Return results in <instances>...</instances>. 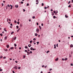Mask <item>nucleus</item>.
<instances>
[{
  "label": "nucleus",
  "instance_id": "nucleus-48",
  "mask_svg": "<svg viewBox=\"0 0 73 73\" xmlns=\"http://www.w3.org/2000/svg\"><path fill=\"white\" fill-rule=\"evenodd\" d=\"M28 51H27V50H25V52H27Z\"/></svg>",
  "mask_w": 73,
  "mask_h": 73
},
{
  "label": "nucleus",
  "instance_id": "nucleus-13",
  "mask_svg": "<svg viewBox=\"0 0 73 73\" xmlns=\"http://www.w3.org/2000/svg\"><path fill=\"white\" fill-rule=\"evenodd\" d=\"M68 8H71V5H69V6H68Z\"/></svg>",
  "mask_w": 73,
  "mask_h": 73
},
{
  "label": "nucleus",
  "instance_id": "nucleus-21",
  "mask_svg": "<svg viewBox=\"0 0 73 73\" xmlns=\"http://www.w3.org/2000/svg\"><path fill=\"white\" fill-rule=\"evenodd\" d=\"M53 19H56V16H53Z\"/></svg>",
  "mask_w": 73,
  "mask_h": 73
},
{
  "label": "nucleus",
  "instance_id": "nucleus-15",
  "mask_svg": "<svg viewBox=\"0 0 73 73\" xmlns=\"http://www.w3.org/2000/svg\"><path fill=\"white\" fill-rule=\"evenodd\" d=\"M29 47H31V44H29L28 45Z\"/></svg>",
  "mask_w": 73,
  "mask_h": 73
},
{
  "label": "nucleus",
  "instance_id": "nucleus-30",
  "mask_svg": "<svg viewBox=\"0 0 73 73\" xmlns=\"http://www.w3.org/2000/svg\"><path fill=\"white\" fill-rule=\"evenodd\" d=\"M16 27H17V29H18V28H19V27L18 26H17Z\"/></svg>",
  "mask_w": 73,
  "mask_h": 73
},
{
  "label": "nucleus",
  "instance_id": "nucleus-55",
  "mask_svg": "<svg viewBox=\"0 0 73 73\" xmlns=\"http://www.w3.org/2000/svg\"><path fill=\"white\" fill-rule=\"evenodd\" d=\"M23 2H22V1H21V2L22 4H23Z\"/></svg>",
  "mask_w": 73,
  "mask_h": 73
},
{
  "label": "nucleus",
  "instance_id": "nucleus-22",
  "mask_svg": "<svg viewBox=\"0 0 73 73\" xmlns=\"http://www.w3.org/2000/svg\"><path fill=\"white\" fill-rule=\"evenodd\" d=\"M7 49H6V50L5 49H4V51H5V52H7Z\"/></svg>",
  "mask_w": 73,
  "mask_h": 73
},
{
  "label": "nucleus",
  "instance_id": "nucleus-47",
  "mask_svg": "<svg viewBox=\"0 0 73 73\" xmlns=\"http://www.w3.org/2000/svg\"><path fill=\"white\" fill-rule=\"evenodd\" d=\"M27 6H29V4L27 3V5H26Z\"/></svg>",
  "mask_w": 73,
  "mask_h": 73
},
{
  "label": "nucleus",
  "instance_id": "nucleus-39",
  "mask_svg": "<svg viewBox=\"0 0 73 73\" xmlns=\"http://www.w3.org/2000/svg\"><path fill=\"white\" fill-rule=\"evenodd\" d=\"M48 52H49V51H47L46 52V53H48Z\"/></svg>",
  "mask_w": 73,
  "mask_h": 73
},
{
  "label": "nucleus",
  "instance_id": "nucleus-46",
  "mask_svg": "<svg viewBox=\"0 0 73 73\" xmlns=\"http://www.w3.org/2000/svg\"><path fill=\"white\" fill-rule=\"evenodd\" d=\"M43 5H44V3H42V6H43Z\"/></svg>",
  "mask_w": 73,
  "mask_h": 73
},
{
  "label": "nucleus",
  "instance_id": "nucleus-61",
  "mask_svg": "<svg viewBox=\"0 0 73 73\" xmlns=\"http://www.w3.org/2000/svg\"><path fill=\"white\" fill-rule=\"evenodd\" d=\"M12 72H13V73H15V71H14L13 70Z\"/></svg>",
  "mask_w": 73,
  "mask_h": 73
},
{
  "label": "nucleus",
  "instance_id": "nucleus-54",
  "mask_svg": "<svg viewBox=\"0 0 73 73\" xmlns=\"http://www.w3.org/2000/svg\"><path fill=\"white\" fill-rule=\"evenodd\" d=\"M36 25H38V23H36Z\"/></svg>",
  "mask_w": 73,
  "mask_h": 73
},
{
  "label": "nucleus",
  "instance_id": "nucleus-57",
  "mask_svg": "<svg viewBox=\"0 0 73 73\" xmlns=\"http://www.w3.org/2000/svg\"><path fill=\"white\" fill-rule=\"evenodd\" d=\"M8 9V7L7 6H6V9Z\"/></svg>",
  "mask_w": 73,
  "mask_h": 73
},
{
  "label": "nucleus",
  "instance_id": "nucleus-1",
  "mask_svg": "<svg viewBox=\"0 0 73 73\" xmlns=\"http://www.w3.org/2000/svg\"><path fill=\"white\" fill-rule=\"evenodd\" d=\"M36 31L37 32V33H38V32H39V29H36Z\"/></svg>",
  "mask_w": 73,
  "mask_h": 73
},
{
  "label": "nucleus",
  "instance_id": "nucleus-36",
  "mask_svg": "<svg viewBox=\"0 0 73 73\" xmlns=\"http://www.w3.org/2000/svg\"><path fill=\"white\" fill-rule=\"evenodd\" d=\"M0 36H3V34H0Z\"/></svg>",
  "mask_w": 73,
  "mask_h": 73
},
{
  "label": "nucleus",
  "instance_id": "nucleus-2",
  "mask_svg": "<svg viewBox=\"0 0 73 73\" xmlns=\"http://www.w3.org/2000/svg\"><path fill=\"white\" fill-rule=\"evenodd\" d=\"M14 69H17V66H15L14 67Z\"/></svg>",
  "mask_w": 73,
  "mask_h": 73
},
{
  "label": "nucleus",
  "instance_id": "nucleus-60",
  "mask_svg": "<svg viewBox=\"0 0 73 73\" xmlns=\"http://www.w3.org/2000/svg\"><path fill=\"white\" fill-rule=\"evenodd\" d=\"M70 1H69L68 3V4H70Z\"/></svg>",
  "mask_w": 73,
  "mask_h": 73
},
{
  "label": "nucleus",
  "instance_id": "nucleus-4",
  "mask_svg": "<svg viewBox=\"0 0 73 73\" xmlns=\"http://www.w3.org/2000/svg\"><path fill=\"white\" fill-rule=\"evenodd\" d=\"M58 60V58H57L55 60L56 61Z\"/></svg>",
  "mask_w": 73,
  "mask_h": 73
},
{
  "label": "nucleus",
  "instance_id": "nucleus-31",
  "mask_svg": "<svg viewBox=\"0 0 73 73\" xmlns=\"http://www.w3.org/2000/svg\"><path fill=\"white\" fill-rule=\"evenodd\" d=\"M22 24H20V27H22Z\"/></svg>",
  "mask_w": 73,
  "mask_h": 73
},
{
  "label": "nucleus",
  "instance_id": "nucleus-19",
  "mask_svg": "<svg viewBox=\"0 0 73 73\" xmlns=\"http://www.w3.org/2000/svg\"><path fill=\"white\" fill-rule=\"evenodd\" d=\"M33 47H31V48H30V49L31 50H33Z\"/></svg>",
  "mask_w": 73,
  "mask_h": 73
},
{
  "label": "nucleus",
  "instance_id": "nucleus-53",
  "mask_svg": "<svg viewBox=\"0 0 73 73\" xmlns=\"http://www.w3.org/2000/svg\"><path fill=\"white\" fill-rule=\"evenodd\" d=\"M44 8L45 9H46V8H47V7H44Z\"/></svg>",
  "mask_w": 73,
  "mask_h": 73
},
{
  "label": "nucleus",
  "instance_id": "nucleus-44",
  "mask_svg": "<svg viewBox=\"0 0 73 73\" xmlns=\"http://www.w3.org/2000/svg\"><path fill=\"white\" fill-rule=\"evenodd\" d=\"M32 50H36V49L33 48Z\"/></svg>",
  "mask_w": 73,
  "mask_h": 73
},
{
  "label": "nucleus",
  "instance_id": "nucleus-41",
  "mask_svg": "<svg viewBox=\"0 0 73 73\" xmlns=\"http://www.w3.org/2000/svg\"><path fill=\"white\" fill-rule=\"evenodd\" d=\"M30 53H32V51H31L30 52Z\"/></svg>",
  "mask_w": 73,
  "mask_h": 73
},
{
  "label": "nucleus",
  "instance_id": "nucleus-51",
  "mask_svg": "<svg viewBox=\"0 0 73 73\" xmlns=\"http://www.w3.org/2000/svg\"><path fill=\"white\" fill-rule=\"evenodd\" d=\"M36 38H34L33 40H34V41H35L36 40Z\"/></svg>",
  "mask_w": 73,
  "mask_h": 73
},
{
  "label": "nucleus",
  "instance_id": "nucleus-23",
  "mask_svg": "<svg viewBox=\"0 0 73 73\" xmlns=\"http://www.w3.org/2000/svg\"><path fill=\"white\" fill-rule=\"evenodd\" d=\"M36 3L38 2V0H36Z\"/></svg>",
  "mask_w": 73,
  "mask_h": 73
},
{
  "label": "nucleus",
  "instance_id": "nucleus-24",
  "mask_svg": "<svg viewBox=\"0 0 73 73\" xmlns=\"http://www.w3.org/2000/svg\"><path fill=\"white\" fill-rule=\"evenodd\" d=\"M13 33H14V32H12L11 33V35H12Z\"/></svg>",
  "mask_w": 73,
  "mask_h": 73
},
{
  "label": "nucleus",
  "instance_id": "nucleus-7",
  "mask_svg": "<svg viewBox=\"0 0 73 73\" xmlns=\"http://www.w3.org/2000/svg\"><path fill=\"white\" fill-rule=\"evenodd\" d=\"M65 17H66V18H68V16H66V14L65 15Z\"/></svg>",
  "mask_w": 73,
  "mask_h": 73
},
{
  "label": "nucleus",
  "instance_id": "nucleus-62",
  "mask_svg": "<svg viewBox=\"0 0 73 73\" xmlns=\"http://www.w3.org/2000/svg\"><path fill=\"white\" fill-rule=\"evenodd\" d=\"M23 11H24L25 12V9H23Z\"/></svg>",
  "mask_w": 73,
  "mask_h": 73
},
{
  "label": "nucleus",
  "instance_id": "nucleus-59",
  "mask_svg": "<svg viewBox=\"0 0 73 73\" xmlns=\"http://www.w3.org/2000/svg\"><path fill=\"white\" fill-rule=\"evenodd\" d=\"M58 44H56V47H58Z\"/></svg>",
  "mask_w": 73,
  "mask_h": 73
},
{
  "label": "nucleus",
  "instance_id": "nucleus-43",
  "mask_svg": "<svg viewBox=\"0 0 73 73\" xmlns=\"http://www.w3.org/2000/svg\"><path fill=\"white\" fill-rule=\"evenodd\" d=\"M21 67H19L18 68V69H20Z\"/></svg>",
  "mask_w": 73,
  "mask_h": 73
},
{
  "label": "nucleus",
  "instance_id": "nucleus-26",
  "mask_svg": "<svg viewBox=\"0 0 73 73\" xmlns=\"http://www.w3.org/2000/svg\"><path fill=\"white\" fill-rule=\"evenodd\" d=\"M14 46L15 47H16V46H17V45H16V44H14Z\"/></svg>",
  "mask_w": 73,
  "mask_h": 73
},
{
  "label": "nucleus",
  "instance_id": "nucleus-5",
  "mask_svg": "<svg viewBox=\"0 0 73 73\" xmlns=\"http://www.w3.org/2000/svg\"><path fill=\"white\" fill-rule=\"evenodd\" d=\"M9 45L7 44V48H9Z\"/></svg>",
  "mask_w": 73,
  "mask_h": 73
},
{
  "label": "nucleus",
  "instance_id": "nucleus-17",
  "mask_svg": "<svg viewBox=\"0 0 73 73\" xmlns=\"http://www.w3.org/2000/svg\"><path fill=\"white\" fill-rule=\"evenodd\" d=\"M4 30L5 31V32H7V30H6V29H4Z\"/></svg>",
  "mask_w": 73,
  "mask_h": 73
},
{
  "label": "nucleus",
  "instance_id": "nucleus-49",
  "mask_svg": "<svg viewBox=\"0 0 73 73\" xmlns=\"http://www.w3.org/2000/svg\"><path fill=\"white\" fill-rule=\"evenodd\" d=\"M62 60L63 61H64V60H65V59H64V58H62Z\"/></svg>",
  "mask_w": 73,
  "mask_h": 73
},
{
  "label": "nucleus",
  "instance_id": "nucleus-38",
  "mask_svg": "<svg viewBox=\"0 0 73 73\" xmlns=\"http://www.w3.org/2000/svg\"><path fill=\"white\" fill-rule=\"evenodd\" d=\"M70 65H71V66H73V64L71 63L70 64Z\"/></svg>",
  "mask_w": 73,
  "mask_h": 73
},
{
  "label": "nucleus",
  "instance_id": "nucleus-18",
  "mask_svg": "<svg viewBox=\"0 0 73 73\" xmlns=\"http://www.w3.org/2000/svg\"><path fill=\"white\" fill-rule=\"evenodd\" d=\"M7 36H5V40L7 39Z\"/></svg>",
  "mask_w": 73,
  "mask_h": 73
},
{
  "label": "nucleus",
  "instance_id": "nucleus-6",
  "mask_svg": "<svg viewBox=\"0 0 73 73\" xmlns=\"http://www.w3.org/2000/svg\"><path fill=\"white\" fill-rule=\"evenodd\" d=\"M72 57V55H70V54H69V57H70H70Z\"/></svg>",
  "mask_w": 73,
  "mask_h": 73
},
{
  "label": "nucleus",
  "instance_id": "nucleus-37",
  "mask_svg": "<svg viewBox=\"0 0 73 73\" xmlns=\"http://www.w3.org/2000/svg\"><path fill=\"white\" fill-rule=\"evenodd\" d=\"M3 58L4 59H5V58H6V57H5V56H4Z\"/></svg>",
  "mask_w": 73,
  "mask_h": 73
},
{
  "label": "nucleus",
  "instance_id": "nucleus-33",
  "mask_svg": "<svg viewBox=\"0 0 73 73\" xmlns=\"http://www.w3.org/2000/svg\"><path fill=\"white\" fill-rule=\"evenodd\" d=\"M14 23H17V22L15 20L14 21Z\"/></svg>",
  "mask_w": 73,
  "mask_h": 73
},
{
  "label": "nucleus",
  "instance_id": "nucleus-50",
  "mask_svg": "<svg viewBox=\"0 0 73 73\" xmlns=\"http://www.w3.org/2000/svg\"><path fill=\"white\" fill-rule=\"evenodd\" d=\"M2 70H3V69H1L0 70V72H1V71H2Z\"/></svg>",
  "mask_w": 73,
  "mask_h": 73
},
{
  "label": "nucleus",
  "instance_id": "nucleus-8",
  "mask_svg": "<svg viewBox=\"0 0 73 73\" xmlns=\"http://www.w3.org/2000/svg\"><path fill=\"white\" fill-rule=\"evenodd\" d=\"M20 28H19L17 31V32H19V31H20Z\"/></svg>",
  "mask_w": 73,
  "mask_h": 73
},
{
  "label": "nucleus",
  "instance_id": "nucleus-3",
  "mask_svg": "<svg viewBox=\"0 0 73 73\" xmlns=\"http://www.w3.org/2000/svg\"><path fill=\"white\" fill-rule=\"evenodd\" d=\"M15 8H18L19 7V6L17 5H15Z\"/></svg>",
  "mask_w": 73,
  "mask_h": 73
},
{
  "label": "nucleus",
  "instance_id": "nucleus-20",
  "mask_svg": "<svg viewBox=\"0 0 73 73\" xmlns=\"http://www.w3.org/2000/svg\"><path fill=\"white\" fill-rule=\"evenodd\" d=\"M10 49H13V47H12L10 48Z\"/></svg>",
  "mask_w": 73,
  "mask_h": 73
},
{
  "label": "nucleus",
  "instance_id": "nucleus-45",
  "mask_svg": "<svg viewBox=\"0 0 73 73\" xmlns=\"http://www.w3.org/2000/svg\"><path fill=\"white\" fill-rule=\"evenodd\" d=\"M9 21H11V19H9Z\"/></svg>",
  "mask_w": 73,
  "mask_h": 73
},
{
  "label": "nucleus",
  "instance_id": "nucleus-12",
  "mask_svg": "<svg viewBox=\"0 0 73 73\" xmlns=\"http://www.w3.org/2000/svg\"><path fill=\"white\" fill-rule=\"evenodd\" d=\"M37 35H38L37 33H35V36H37Z\"/></svg>",
  "mask_w": 73,
  "mask_h": 73
},
{
  "label": "nucleus",
  "instance_id": "nucleus-25",
  "mask_svg": "<svg viewBox=\"0 0 73 73\" xmlns=\"http://www.w3.org/2000/svg\"><path fill=\"white\" fill-rule=\"evenodd\" d=\"M32 18L33 19H35V16H34L32 17Z\"/></svg>",
  "mask_w": 73,
  "mask_h": 73
},
{
  "label": "nucleus",
  "instance_id": "nucleus-11",
  "mask_svg": "<svg viewBox=\"0 0 73 73\" xmlns=\"http://www.w3.org/2000/svg\"><path fill=\"white\" fill-rule=\"evenodd\" d=\"M10 7H11V9H12V7H13V6H12V5H10Z\"/></svg>",
  "mask_w": 73,
  "mask_h": 73
},
{
  "label": "nucleus",
  "instance_id": "nucleus-27",
  "mask_svg": "<svg viewBox=\"0 0 73 73\" xmlns=\"http://www.w3.org/2000/svg\"><path fill=\"white\" fill-rule=\"evenodd\" d=\"M25 57H26V56H25V55H24L23 56V58H25Z\"/></svg>",
  "mask_w": 73,
  "mask_h": 73
},
{
  "label": "nucleus",
  "instance_id": "nucleus-52",
  "mask_svg": "<svg viewBox=\"0 0 73 73\" xmlns=\"http://www.w3.org/2000/svg\"><path fill=\"white\" fill-rule=\"evenodd\" d=\"M41 25L42 26V27H43V25H44V24L42 23L41 24Z\"/></svg>",
  "mask_w": 73,
  "mask_h": 73
},
{
  "label": "nucleus",
  "instance_id": "nucleus-40",
  "mask_svg": "<svg viewBox=\"0 0 73 73\" xmlns=\"http://www.w3.org/2000/svg\"><path fill=\"white\" fill-rule=\"evenodd\" d=\"M3 58V56H0V58Z\"/></svg>",
  "mask_w": 73,
  "mask_h": 73
},
{
  "label": "nucleus",
  "instance_id": "nucleus-58",
  "mask_svg": "<svg viewBox=\"0 0 73 73\" xmlns=\"http://www.w3.org/2000/svg\"><path fill=\"white\" fill-rule=\"evenodd\" d=\"M17 24H19V22H17Z\"/></svg>",
  "mask_w": 73,
  "mask_h": 73
},
{
  "label": "nucleus",
  "instance_id": "nucleus-16",
  "mask_svg": "<svg viewBox=\"0 0 73 73\" xmlns=\"http://www.w3.org/2000/svg\"><path fill=\"white\" fill-rule=\"evenodd\" d=\"M16 38H17L16 36L14 38V40H16Z\"/></svg>",
  "mask_w": 73,
  "mask_h": 73
},
{
  "label": "nucleus",
  "instance_id": "nucleus-34",
  "mask_svg": "<svg viewBox=\"0 0 73 73\" xmlns=\"http://www.w3.org/2000/svg\"><path fill=\"white\" fill-rule=\"evenodd\" d=\"M1 5H2V7H3V6H4V4H3V3H2Z\"/></svg>",
  "mask_w": 73,
  "mask_h": 73
},
{
  "label": "nucleus",
  "instance_id": "nucleus-64",
  "mask_svg": "<svg viewBox=\"0 0 73 73\" xmlns=\"http://www.w3.org/2000/svg\"><path fill=\"white\" fill-rule=\"evenodd\" d=\"M72 3H73V0H72Z\"/></svg>",
  "mask_w": 73,
  "mask_h": 73
},
{
  "label": "nucleus",
  "instance_id": "nucleus-14",
  "mask_svg": "<svg viewBox=\"0 0 73 73\" xmlns=\"http://www.w3.org/2000/svg\"><path fill=\"white\" fill-rule=\"evenodd\" d=\"M39 27L40 29H42L41 27V26H39Z\"/></svg>",
  "mask_w": 73,
  "mask_h": 73
},
{
  "label": "nucleus",
  "instance_id": "nucleus-28",
  "mask_svg": "<svg viewBox=\"0 0 73 73\" xmlns=\"http://www.w3.org/2000/svg\"><path fill=\"white\" fill-rule=\"evenodd\" d=\"M36 43H37V45H38L39 44V42H37Z\"/></svg>",
  "mask_w": 73,
  "mask_h": 73
},
{
  "label": "nucleus",
  "instance_id": "nucleus-42",
  "mask_svg": "<svg viewBox=\"0 0 73 73\" xmlns=\"http://www.w3.org/2000/svg\"><path fill=\"white\" fill-rule=\"evenodd\" d=\"M32 42V41L31 40V41H30V43H31Z\"/></svg>",
  "mask_w": 73,
  "mask_h": 73
},
{
  "label": "nucleus",
  "instance_id": "nucleus-32",
  "mask_svg": "<svg viewBox=\"0 0 73 73\" xmlns=\"http://www.w3.org/2000/svg\"><path fill=\"white\" fill-rule=\"evenodd\" d=\"M68 59V58H66L65 59V61H66V60H67Z\"/></svg>",
  "mask_w": 73,
  "mask_h": 73
},
{
  "label": "nucleus",
  "instance_id": "nucleus-63",
  "mask_svg": "<svg viewBox=\"0 0 73 73\" xmlns=\"http://www.w3.org/2000/svg\"><path fill=\"white\" fill-rule=\"evenodd\" d=\"M15 62H16V63H17L18 62H17V61H15Z\"/></svg>",
  "mask_w": 73,
  "mask_h": 73
},
{
  "label": "nucleus",
  "instance_id": "nucleus-56",
  "mask_svg": "<svg viewBox=\"0 0 73 73\" xmlns=\"http://www.w3.org/2000/svg\"><path fill=\"white\" fill-rule=\"evenodd\" d=\"M10 6H10V5H8V4L7 5V7H10Z\"/></svg>",
  "mask_w": 73,
  "mask_h": 73
},
{
  "label": "nucleus",
  "instance_id": "nucleus-10",
  "mask_svg": "<svg viewBox=\"0 0 73 73\" xmlns=\"http://www.w3.org/2000/svg\"><path fill=\"white\" fill-rule=\"evenodd\" d=\"M54 49H56V44H54Z\"/></svg>",
  "mask_w": 73,
  "mask_h": 73
},
{
  "label": "nucleus",
  "instance_id": "nucleus-9",
  "mask_svg": "<svg viewBox=\"0 0 73 73\" xmlns=\"http://www.w3.org/2000/svg\"><path fill=\"white\" fill-rule=\"evenodd\" d=\"M70 46L71 47V48H72V47H73V44H71Z\"/></svg>",
  "mask_w": 73,
  "mask_h": 73
},
{
  "label": "nucleus",
  "instance_id": "nucleus-29",
  "mask_svg": "<svg viewBox=\"0 0 73 73\" xmlns=\"http://www.w3.org/2000/svg\"><path fill=\"white\" fill-rule=\"evenodd\" d=\"M25 48H26V49H27L28 48V47H27L26 46L25 47Z\"/></svg>",
  "mask_w": 73,
  "mask_h": 73
},
{
  "label": "nucleus",
  "instance_id": "nucleus-35",
  "mask_svg": "<svg viewBox=\"0 0 73 73\" xmlns=\"http://www.w3.org/2000/svg\"><path fill=\"white\" fill-rule=\"evenodd\" d=\"M30 54V53H29V52L27 54V55H29Z\"/></svg>",
  "mask_w": 73,
  "mask_h": 73
}]
</instances>
